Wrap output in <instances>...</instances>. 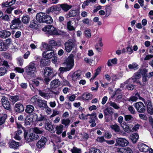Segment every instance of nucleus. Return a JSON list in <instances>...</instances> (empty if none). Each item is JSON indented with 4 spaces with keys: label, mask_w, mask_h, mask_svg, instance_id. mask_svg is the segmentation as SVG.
I'll return each mask as SVG.
<instances>
[{
    "label": "nucleus",
    "mask_w": 153,
    "mask_h": 153,
    "mask_svg": "<svg viewBox=\"0 0 153 153\" xmlns=\"http://www.w3.org/2000/svg\"><path fill=\"white\" fill-rule=\"evenodd\" d=\"M11 32L8 30H3L0 31V37L2 39H6L11 35Z\"/></svg>",
    "instance_id": "nucleus-19"
},
{
    "label": "nucleus",
    "mask_w": 153,
    "mask_h": 153,
    "mask_svg": "<svg viewBox=\"0 0 153 153\" xmlns=\"http://www.w3.org/2000/svg\"><path fill=\"white\" fill-rule=\"evenodd\" d=\"M70 121V120L68 118L63 119L62 120V123L65 126L69 125Z\"/></svg>",
    "instance_id": "nucleus-50"
},
{
    "label": "nucleus",
    "mask_w": 153,
    "mask_h": 153,
    "mask_svg": "<svg viewBox=\"0 0 153 153\" xmlns=\"http://www.w3.org/2000/svg\"><path fill=\"white\" fill-rule=\"evenodd\" d=\"M128 143V142L126 139L123 138H119L116 139L115 145L116 146H119L124 147L127 146Z\"/></svg>",
    "instance_id": "nucleus-9"
},
{
    "label": "nucleus",
    "mask_w": 153,
    "mask_h": 153,
    "mask_svg": "<svg viewBox=\"0 0 153 153\" xmlns=\"http://www.w3.org/2000/svg\"><path fill=\"white\" fill-rule=\"evenodd\" d=\"M33 133L36 134H41L43 131V129H40L37 127H35L33 129Z\"/></svg>",
    "instance_id": "nucleus-48"
},
{
    "label": "nucleus",
    "mask_w": 153,
    "mask_h": 153,
    "mask_svg": "<svg viewBox=\"0 0 153 153\" xmlns=\"http://www.w3.org/2000/svg\"><path fill=\"white\" fill-rule=\"evenodd\" d=\"M148 113L150 114H153V108L152 106L147 108Z\"/></svg>",
    "instance_id": "nucleus-64"
},
{
    "label": "nucleus",
    "mask_w": 153,
    "mask_h": 153,
    "mask_svg": "<svg viewBox=\"0 0 153 153\" xmlns=\"http://www.w3.org/2000/svg\"><path fill=\"white\" fill-rule=\"evenodd\" d=\"M45 19L44 23L50 24L53 22V20L52 17L49 15L47 14Z\"/></svg>",
    "instance_id": "nucleus-38"
},
{
    "label": "nucleus",
    "mask_w": 153,
    "mask_h": 153,
    "mask_svg": "<svg viewBox=\"0 0 153 153\" xmlns=\"http://www.w3.org/2000/svg\"><path fill=\"white\" fill-rule=\"evenodd\" d=\"M7 117V115L5 114H3L2 116L0 117V125H1L4 124Z\"/></svg>",
    "instance_id": "nucleus-39"
},
{
    "label": "nucleus",
    "mask_w": 153,
    "mask_h": 153,
    "mask_svg": "<svg viewBox=\"0 0 153 153\" xmlns=\"http://www.w3.org/2000/svg\"><path fill=\"white\" fill-rule=\"evenodd\" d=\"M110 127L111 129L116 132H119L120 131V126L117 124L111 125Z\"/></svg>",
    "instance_id": "nucleus-28"
},
{
    "label": "nucleus",
    "mask_w": 153,
    "mask_h": 153,
    "mask_svg": "<svg viewBox=\"0 0 153 153\" xmlns=\"http://www.w3.org/2000/svg\"><path fill=\"white\" fill-rule=\"evenodd\" d=\"M15 110L18 113H21L24 111V108L23 105L21 103H17L15 104Z\"/></svg>",
    "instance_id": "nucleus-22"
},
{
    "label": "nucleus",
    "mask_w": 153,
    "mask_h": 153,
    "mask_svg": "<svg viewBox=\"0 0 153 153\" xmlns=\"http://www.w3.org/2000/svg\"><path fill=\"white\" fill-rule=\"evenodd\" d=\"M24 137L25 140L27 143L36 140L39 137V136L35 133L32 132L27 133V132H24Z\"/></svg>",
    "instance_id": "nucleus-3"
},
{
    "label": "nucleus",
    "mask_w": 153,
    "mask_h": 153,
    "mask_svg": "<svg viewBox=\"0 0 153 153\" xmlns=\"http://www.w3.org/2000/svg\"><path fill=\"white\" fill-rule=\"evenodd\" d=\"M138 99H139L142 101L144 102H145V100L143 98L141 97L140 96V94L138 93L136 94L134 96H132L130 97L128 101L135 102Z\"/></svg>",
    "instance_id": "nucleus-18"
},
{
    "label": "nucleus",
    "mask_w": 153,
    "mask_h": 153,
    "mask_svg": "<svg viewBox=\"0 0 153 153\" xmlns=\"http://www.w3.org/2000/svg\"><path fill=\"white\" fill-rule=\"evenodd\" d=\"M87 116H90V120H97V118L96 115V113H93L91 114H87Z\"/></svg>",
    "instance_id": "nucleus-51"
},
{
    "label": "nucleus",
    "mask_w": 153,
    "mask_h": 153,
    "mask_svg": "<svg viewBox=\"0 0 153 153\" xmlns=\"http://www.w3.org/2000/svg\"><path fill=\"white\" fill-rule=\"evenodd\" d=\"M59 6L65 12L68 11L72 6L71 5H68L66 3L59 4Z\"/></svg>",
    "instance_id": "nucleus-23"
},
{
    "label": "nucleus",
    "mask_w": 153,
    "mask_h": 153,
    "mask_svg": "<svg viewBox=\"0 0 153 153\" xmlns=\"http://www.w3.org/2000/svg\"><path fill=\"white\" fill-rule=\"evenodd\" d=\"M100 71V69L98 68L96 70L95 73L94 75L92 76V77L91 79L93 80L99 74Z\"/></svg>",
    "instance_id": "nucleus-55"
},
{
    "label": "nucleus",
    "mask_w": 153,
    "mask_h": 153,
    "mask_svg": "<svg viewBox=\"0 0 153 153\" xmlns=\"http://www.w3.org/2000/svg\"><path fill=\"white\" fill-rule=\"evenodd\" d=\"M60 83L57 79L53 80L51 81L50 84V86L51 88L57 87L60 85Z\"/></svg>",
    "instance_id": "nucleus-27"
},
{
    "label": "nucleus",
    "mask_w": 153,
    "mask_h": 153,
    "mask_svg": "<svg viewBox=\"0 0 153 153\" xmlns=\"http://www.w3.org/2000/svg\"><path fill=\"white\" fill-rule=\"evenodd\" d=\"M82 75V72L80 70L75 71L72 74L71 78L73 80L76 81L80 79Z\"/></svg>",
    "instance_id": "nucleus-16"
},
{
    "label": "nucleus",
    "mask_w": 153,
    "mask_h": 153,
    "mask_svg": "<svg viewBox=\"0 0 153 153\" xmlns=\"http://www.w3.org/2000/svg\"><path fill=\"white\" fill-rule=\"evenodd\" d=\"M110 105L114 108L115 109H118L120 108V107L114 102H110L109 103Z\"/></svg>",
    "instance_id": "nucleus-54"
},
{
    "label": "nucleus",
    "mask_w": 153,
    "mask_h": 153,
    "mask_svg": "<svg viewBox=\"0 0 153 153\" xmlns=\"http://www.w3.org/2000/svg\"><path fill=\"white\" fill-rule=\"evenodd\" d=\"M42 30L47 34L53 35H59L65 33L63 31L57 30L52 25H48L42 29Z\"/></svg>",
    "instance_id": "nucleus-1"
},
{
    "label": "nucleus",
    "mask_w": 153,
    "mask_h": 153,
    "mask_svg": "<svg viewBox=\"0 0 153 153\" xmlns=\"http://www.w3.org/2000/svg\"><path fill=\"white\" fill-rule=\"evenodd\" d=\"M73 23L71 20L67 21L66 25V29L68 31H73L75 30L76 27L73 25Z\"/></svg>",
    "instance_id": "nucleus-21"
},
{
    "label": "nucleus",
    "mask_w": 153,
    "mask_h": 153,
    "mask_svg": "<svg viewBox=\"0 0 153 153\" xmlns=\"http://www.w3.org/2000/svg\"><path fill=\"white\" fill-rule=\"evenodd\" d=\"M96 141L98 142L102 143L105 141L103 137H99L96 139Z\"/></svg>",
    "instance_id": "nucleus-58"
},
{
    "label": "nucleus",
    "mask_w": 153,
    "mask_h": 153,
    "mask_svg": "<svg viewBox=\"0 0 153 153\" xmlns=\"http://www.w3.org/2000/svg\"><path fill=\"white\" fill-rule=\"evenodd\" d=\"M47 14L45 13L40 12L36 15V19L41 23H44Z\"/></svg>",
    "instance_id": "nucleus-12"
},
{
    "label": "nucleus",
    "mask_w": 153,
    "mask_h": 153,
    "mask_svg": "<svg viewBox=\"0 0 153 153\" xmlns=\"http://www.w3.org/2000/svg\"><path fill=\"white\" fill-rule=\"evenodd\" d=\"M43 47L46 50H50L51 48L50 46L46 43L44 42L42 43Z\"/></svg>",
    "instance_id": "nucleus-62"
},
{
    "label": "nucleus",
    "mask_w": 153,
    "mask_h": 153,
    "mask_svg": "<svg viewBox=\"0 0 153 153\" xmlns=\"http://www.w3.org/2000/svg\"><path fill=\"white\" fill-rule=\"evenodd\" d=\"M10 98L13 102H15L19 100V97L17 96H11Z\"/></svg>",
    "instance_id": "nucleus-49"
},
{
    "label": "nucleus",
    "mask_w": 153,
    "mask_h": 153,
    "mask_svg": "<svg viewBox=\"0 0 153 153\" xmlns=\"http://www.w3.org/2000/svg\"><path fill=\"white\" fill-rule=\"evenodd\" d=\"M7 68L4 67L0 68V76L4 75L7 72Z\"/></svg>",
    "instance_id": "nucleus-43"
},
{
    "label": "nucleus",
    "mask_w": 153,
    "mask_h": 153,
    "mask_svg": "<svg viewBox=\"0 0 153 153\" xmlns=\"http://www.w3.org/2000/svg\"><path fill=\"white\" fill-rule=\"evenodd\" d=\"M46 142V138L42 137L40 140H39L36 144V146L38 149H41L44 147Z\"/></svg>",
    "instance_id": "nucleus-15"
},
{
    "label": "nucleus",
    "mask_w": 153,
    "mask_h": 153,
    "mask_svg": "<svg viewBox=\"0 0 153 153\" xmlns=\"http://www.w3.org/2000/svg\"><path fill=\"white\" fill-rule=\"evenodd\" d=\"M138 149L141 152H146L149 150V147L145 144L139 143L137 145Z\"/></svg>",
    "instance_id": "nucleus-14"
},
{
    "label": "nucleus",
    "mask_w": 153,
    "mask_h": 153,
    "mask_svg": "<svg viewBox=\"0 0 153 153\" xmlns=\"http://www.w3.org/2000/svg\"><path fill=\"white\" fill-rule=\"evenodd\" d=\"M85 36L88 38H89L91 36V33L90 30L88 29L84 32Z\"/></svg>",
    "instance_id": "nucleus-57"
},
{
    "label": "nucleus",
    "mask_w": 153,
    "mask_h": 153,
    "mask_svg": "<svg viewBox=\"0 0 153 153\" xmlns=\"http://www.w3.org/2000/svg\"><path fill=\"white\" fill-rule=\"evenodd\" d=\"M19 146V143L14 141L10 142L9 144V147L11 148L17 149Z\"/></svg>",
    "instance_id": "nucleus-30"
},
{
    "label": "nucleus",
    "mask_w": 153,
    "mask_h": 153,
    "mask_svg": "<svg viewBox=\"0 0 153 153\" xmlns=\"http://www.w3.org/2000/svg\"><path fill=\"white\" fill-rule=\"evenodd\" d=\"M25 70L27 75L31 76H33L37 72L36 66L35 62H30L25 68Z\"/></svg>",
    "instance_id": "nucleus-2"
},
{
    "label": "nucleus",
    "mask_w": 153,
    "mask_h": 153,
    "mask_svg": "<svg viewBox=\"0 0 153 153\" xmlns=\"http://www.w3.org/2000/svg\"><path fill=\"white\" fill-rule=\"evenodd\" d=\"M53 73L52 70L49 67H46L44 70L45 76L44 80L47 82H49L50 80V76Z\"/></svg>",
    "instance_id": "nucleus-6"
},
{
    "label": "nucleus",
    "mask_w": 153,
    "mask_h": 153,
    "mask_svg": "<svg viewBox=\"0 0 153 153\" xmlns=\"http://www.w3.org/2000/svg\"><path fill=\"white\" fill-rule=\"evenodd\" d=\"M128 109L130 113L133 114H135V111L134 108L132 106L129 105Z\"/></svg>",
    "instance_id": "nucleus-53"
},
{
    "label": "nucleus",
    "mask_w": 153,
    "mask_h": 153,
    "mask_svg": "<svg viewBox=\"0 0 153 153\" xmlns=\"http://www.w3.org/2000/svg\"><path fill=\"white\" fill-rule=\"evenodd\" d=\"M137 66L138 65L137 64L134 63L131 64H129L128 66L129 68L130 69H135L136 68Z\"/></svg>",
    "instance_id": "nucleus-56"
},
{
    "label": "nucleus",
    "mask_w": 153,
    "mask_h": 153,
    "mask_svg": "<svg viewBox=\"0 0 153 153\" xmlns=\"http://www.w3.org/2000/svg\"><path fill=\"white\" fill-rule=\"evenodd\" d=\"M59 70L61 73L70 71V70H69V69H68L66 67H61L59 68Z\"/></svg>",
    "instance_id": "nucleus-61"
},
{
    "label": "nucleus",
    "mask_w": 153,
    "mask_h": 153,
    "mask_svg": "<svg viewBox=\"0 0 153 153\" xmlns=\"http://www.w3.org/2000/svg\"><path fill=\"white\" fill-rule=\"evenodd\" d=\"M103 112L106 121L108 122V116L109 115L112 116L114 112L110 108H106L103 110Z\"/></svg>",
    "instance_id": "nucleus-17"
},
{
    "label": "nucleus",
    "mask_w": 153,
    "mask_h": 153,
    "mask_svg": "<svg viewBox=\"0 0 153 153\" xmlns=\"http://www.w3.org/2000/svg\"><path fill=\"white\" fill-rule=\"evenodd\" d=\"M130 138L131 140L134 143H135L139 138V135L137 133H134L130 136Z\"/></svg>",
    "instance_id": "nucleus-32"
},
{
    "label": "nucleus",
    "mask_w": 153,
    "mask_h": 153,
    "mask_svg": "<svg viewBox=\"0 0 153 153\" xmlns=\"http://www.w3.org/2000/svg\"><path fill=\"white\" fill-rule=\"evenodd\" d=\"M39 94L41 96L43 97L45 99H48L49 97L48 94L40 90L39 91Z\"/></svg>",
    "instance_id": "nucleus-44"
},
{
    "label": "nucleus",
    "mask_w": 153,
    "mask_h": 153,
    "mask_svg": "<svg viewBox=\"0 0 153 153\" xmlns=\"http://www.w3.org/2000/svg\"><path fill=\"white\" fill-rule=\"evenodd\" d=\"M63 128V126L62 125L57 126L56 127V133L58 134H61L62 132Z\"/></svg>",
    "instance_id": "nucleus-46"
},
{
    "label": "nucleus",
    "mask_w": 153,
    "mask_h": 153,
    "mask_svg": "<svg viewBox=\"0 0 153 153\" xmlns=\"http://www.w3.org/2000/svg\"><path fill=\"white\" fill-rule=\"evenodd\" d=\"M90 120L89 121V122L91 123V125H90V126L91 127H94L96 125V123H95V120Z\"/></svg>",
    "instance_id": "nucleus-63"
},
{
    "label": "nucleus",
    "mask_w": 153,
    "mask_h": 153,
    "mask_svg": "<svg viewBox=\"0 0 153 153\" xmlns=\"http://www.w3.org/2000/svg\"><path fill=\"white\" fill-rule=\"evenodd\" d=\"M45 128L47 130L49 131L51 133H54L55 132L52 125L50 123H46L45 125Z\"/></svg>",
    "instance_id": "nucleus-29"
},
{
    "label": "nucleus",
    "mask_w": 153,
    "mask_h": 153,
    "mask_svg": "<svg viewBox=\"0 0 153 153\" xmlns=\"http://www.w3.org/2000/svg\"><path fill=\"white\" fill-rule=\"evenodd\" d=\"M11 23L10 28L12 29H16L19 27L21 23V21L19 18H16L11 21Z\"/></svg>",
    "instance_id": "nucleus-13"
},
{
    "label": "nucleus",
    "mask_w": 153,
    "mask_h": 153,
    "mask_svg": "<svg viewBox=\"0 0 153 153\" xmlns=\"http://www.w3.org/2000/svg\"><path fill=\"white\" fill-rule=\"evenodd\" d=\"M105 16L107 17L109 16L112 11V7L110 6L106 5L105 6Z\"/></svg>",
    "instance_id": "nucleus-35"
},
{
    "label": "nucleus",
    "mask_w": 153,
    "mask_h": 153,
    "mask_svg": "<svg viewBox=\"0 0 153 153\" xmlns=\"http://www.w3.org/2000/svg\"><path fill=\"white\" fill-rule=\"evenodd\" d=\"M74 64V56L72 54L70 55L66 59L64 64L69 70H71L73 67Z\"/></svg>",
    "instance_id": "nucleus-4"
},
{
    "label": "nucleus",
    "mask_w": 153,
    "mask_h": 153,
    "mask_svg": "<svg viewBox=\"0 0 153 153\" xmlns=\"http://www.w3.org/2000/svg\"><path fill=\"white\" fill-rule=\"evenodd\" d=\"M22 130L20 129L15 132V135L14 136V138L18 140H19L21 139V138L19 135L22 134Z\"/></svg>",
    "instance_id": "nucleus-34"
},
{
    "label": "nucleus",
    "mask_w": 153,
    "mask_h": 153,
    "mask_svg": "<svg viewBox=\"0 0 153 153\" xmlns=\"http://www.w3.org/2000/svg\"><path fill=\"white\" fill-rule=\"evenodd\" d=\"M134 106L137 111L139 112L143 113L146 110L145 106L143 103L141 102L135 103Z\"/></svg>",
    "instance_id": "nucleus-10"
},
{
    "label": "nucleus",
    "mask_w": 153,
    "mask_h": 153,
    "mask_svg": "<svg viewBox=\"0 0 153 153\" xmlns=\"http://www.w3.org/2000/svg\"><path fill=\"white\" fill-rule=\"evenodd\" d=\"M34 107L31 105H28L26 106V108L25 110L26 112L28 113H31L34 110Z\"/></svg>",
    "instance_id": "nucleus-33"
},
{
    "label": "nucleus",
    "mask_w": 153,
    "mask_h": 153,
    "mask_svg": "<svg viewBox=\"0 0 153 153\" xmlns=\"http://www.w3.org/2000/svg\"><path fill=\"white\" fill-rule=\"evenodd\" d=\"M117 59L114 58L112 59H110L108 60L107 64L108 67L112 66L113 65H115L117 63Z\"/></svg>",
    "instance_id": "nucleus-26"
},
{
    "label": "nucleus",
    "mask_w": 153,
    "mask_h": 153,
    "mask_svg": "<svg viewBox=\"0 0 153 153\" xmlns=\"http://www.w3.org/2000/svg\"><path fill=\"white\" fill-rule=\"evenodd\" d=\"M83 23L84 24H86L89 25L90 24V21L88 18H85L82 20Z\"/></svg>",
    "instance_id": "nucleus-60"
},
{
    "label": "nucleus",
    "mask_w": 153,
    "mask_h": 153,
    "mask_svg": "<svg viewBox=\"0 0 153 153\" xmlns=\"http://www.w3.org/2000/svg\"><path fill=\"white\" fill-rule=\"evenodd\" d=\"M34 116L36 117V120L38 121H42L44 119V116L41 114H40V116H38L37 114H34Z\"/></svg>",
    "instance_id": "nucleus-52"
},
{
    "label": "nucleus",
    "mask_w": 153,
    "mask_h": 153,
    "mask_svg": "<svg viewBox=\"0 0 153 153\" xmlns=\"http://www.w3.org/2000/svg\"><path fill=\"white\" fill-rule=\"evenodd\" d=\"M92 96L91 94L88 93H85L82 95V98L83 100L87 101L91 99Z\"/></svg>",
    "instance_id": "nucleus-25"
},
{
    "label": "nucleus",
    "mask_w": 153,
    "mask_h": 153,
    "mask_svg": "<svg viewBox=\"0 0 153 153\" xmlns=\"http://www.w3.org/2000/svg\"><path fill=\"white\" fill-rule=\"evenodd\" d=\"M72 153H81V150L80 149L74 147L71 149Z\"/></svg>",
    "instance_id": "nucleus-47"
},
{
    "label": "nucleus",
    "mask_w": 153,
    "mask_h": 153,
    "mask_svg": "<svg viewBox=\"0 0 153 153\" xmlns=\"http://www.w3.org/2000/svg\"><path fill=\"white\" fill-rule=\"evenodd\" d=\"M1 103L4 108L9 111L11 110V106L7 98L5 96L2 97L1 99Z\"/></svg>",
    "instance_id": "nucleus-11"
},
{
    "label": "nucleus",
    "mask_w": 153,
    "mask_h": 153,
    "mask_svg": "<svg viewBox=\"0 0 153 153\" xmlns=\"http://www.w3.org/2000/svg\"><path fill=\"white\" fill-rule=\"evenodd\" d=\"M30 20V17L28 16H24L22 18V22L25 24L29 23Z\"/></svg>",
    "instance_id": "nucleus-42"
},
{
    "label": "nucleus",
    "mask_w": 153,
    "mask_h": 153,
    "mask_svg": "<svg viewBox=\"0 0 153 153\" xmlns=\"http://www.w3.org/2000/svg\"><path fill=\"white\" fill-rule=\"evenodd\" d=\"M42 56L43 57L46 59H50L53 57L54 58V62H56L57 60V58L53 51L51 52L49 50L45 51L42 53Z\"/></svg>",
    "instance_id": "nucleus-8"
},
{
    "label": "nucleus",
    "mask_w": 153,
    "mask_h": 153,
    "mask_svg": "<svg viewBox=\"0 0 153 153\" xmlns=\"http://www.w3.org/2000/svg\"><path fill=\"white\" fill-rule=\"evenodd\" d=\"M49 44L51 45L52 46H59L61 45V43L59 42H56L54 40H50L49 42Z\"/></svg>",
    "instance_id": "nucleus-36"
},
{
    "label": "nucleus",
    "mask_w": 153,
    "mask_h": 153,
    "mask_svg": "<svg viewBox=\"0 0 153 153\" xmlns=\"http://www.w3.org/2000/svg\"><path fill=\"white\" fill-rule=\"evenodd\" d=\"M39 99H38L35 96H34L32 97L31 100V102L35 105L37 104V103L38 100Z\"/></svg>",
    "instance_id": "nucleus-59"
},
{
    "label": "nucleus",
    "mask_w": 153,
    "mask_h": 153,
    "mask_svg": "<svg viewBox=\"0 0 153 153\" xmlns=\"http://www.w3.org/2000/svg\"><path fill=\"white\" fill-rule=\"evenodd\" d=\"M122 127L126 132H129L131 131L129 125L127 124H125L123 126H122Z\"/></svg>",
    "instance_id": "nucleus-40"
},
{
    "label": "nucleus",
    "mask_w": 153,
    "mask_h": 153,
    "mask_svg": "<svg viewBox=\"0 0 153 153\" xmlns=\"http://www.w3.org/2000/svg\"><path fill=\"white\" fill-rule=\"evenodd\" d=\"M75 42L74 40L69 39L64 44L65 51L68 53L70 52L74 47Z\"/></svg>",
    "instance_id": "nucleus-5"
},
{
    "label": "nucleus",
    "mask_w": 153,
    "mask_h": 153,
    "mask_svg": "<svg viewBox=\"0 0 153 153\" xmlns=\"http://www.w3.org/2000/svg\"><path fill=\"white\" fill-rule=\"evenodd\" d=\"M141 77L139 73H137L134 74V76L131 78H129L126 81V83H128L129 82H136V80L139 79Z\"/></svg>",
    "instance_id": "nucleus-20"
},
{
    "label": "nucleus",
    "mask_w": 153,
    "mask_h": 153,
    "mask_svg": "<svg viewBox=\"0 0 153 153\" xmlns=\"http://www.w3.org/2000/svg\"><path fill=\"white\" fill-rule=\"evenodd\" d=\"M45 101H43L39 99L36 105H38L40 107H43L45 106L46 104V103H45Z\"/></svg>",
    "instance_id": "nucleus-45"
},
{
    "label": "nucleus",
    "mask_w": 153,
    "mask_h": 153,
    "mask_svg": "<svg viewBox=\"0 0 153 153\" xmlns=\"http://www.w3.org/2000/svg\"><path fill=\"white\" fill-rule=\"evenodd\" d=\"M89 153H102V152L99 149L95 148L92 147L89 149Z\"/></svg>",
    "instance_id": "nucleus-41"
},
{
    "label": "nucleus",
    "mask_w": 153,
    "mask_h": 153,
    "mask_svg": "<svg viewBox=\"0 0 153 153\" xmlns=\"http://www.w3.org/2000/svg\"><path fill=\"white\" fill-rule=\"evenodd\" d=\"M8 46L5 43L0 40V51H5L7 48Z\"/></svg>",
    "instance_id": "nucleus-37"
},
{
    "label": "nucleus",
    "mask_w": 153,
    "mask_h": 153,
    "mask_svg": "<svg viewBox=\"0 0 153 153\" xmlns=\"http://www.w3.org/2000/svg\"><path fill=\"white\" fill-rule=\"evenodd\" d=\"M61 8L56 5H54L49 7L47 10L46 12L48 14L51 13L57 15L60 13Z\"/></svg>",
    "instance_id": "nucleus-7"
},
{
    "label": "nucleus",
    "mask_w": 153,
    "mask_h": 153,
    "mask_svg": "<svg viewBox=\"0 0 153 153\" xmlns=\"http://www.w3.org/2000/svg\"><path fill=\"white\" fill-rule=\"evenodd\" d=\"M125 120L128 123H131L134 120L133 117L130 115H126L124 116Z\"/></svg>",
    "instance_id": "nucleus-31"
},
{
    "label": "nucleus",
    "mask_w": 153,
    "mask_h": 153,
    "mask_svg": "<svg viewBox=\"0 0 153 153\" xmlns=\"http://www.w3.org/2000/svg\"><path fill=\"white\" fill-rule=\"evenodd\" d=\"M77 11L76 10H70L68 13L66 14V18H69L70 17H73L75 16L77 13Z\"/></svg>",
    "instance_id": "nucleus-24"
}]
</instances>
